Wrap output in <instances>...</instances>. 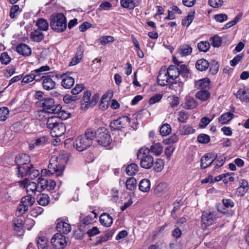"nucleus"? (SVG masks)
<instances>
[{
  "instance_id": "obj_1",
  "label": "nucleus",
  "mask_w": 249,
  "mask_h": 249,
  "mask_svg": "<svg viewBox=\"0 0 249 249\" xmlns=\"http://www.w3.org/2000/svg\"><path fill=\"white\" fill-rule=\"evenodd\" d=\"M68 160V155L67 153H62L58 156H52L48 165V175H54L56 177L62 176Z\"/></svg>"
},
{
  "instance_id": "obj_2",
  "label": "nucleus",
  "mask_w": 249,
  "mask_h": 249,
  "mask_svg": "<svg viewBox=\"0 0 249 249\" xmlns=\"http://www.w3.org/2000/svg\"><path fill=\"white\" fill-rule=\"evenodd\" d=\"M95 135L94 129H87L84 135L79 136L75 139L73 143V147L78 151L87 149L91 145Z\"/></svg>"
},
{
  "instance_id": "obj_3",
  "label": "nucleus",
  "mask_w": 249,
  "mask_h": 249,
  "mask_svg": "<svg viewBox=\"0 0 249 249\" xmlns=\"http://www.w3.org/2000/svg\"><path fill=\"white\" fill-rule=\"evenodd\" d=\"M46 125L53 137L62 136L66 131L65 124L55 115L48 118Z\"/></svg>"
},
{
  "instance_id": "obj_4",
  "label": "nucleus",
  "mask_w": 249,
  "mask_h": 249,
  "mask_svg": "<svg viewBox=\"0 0 249 249\" xmlns=\"http://www.w3.org/2000/svg\"><path fill=\"white\" fill-rule=\"evenodd\" d=\"M51 28L57 33L65 31L67 28V19L63 13L53 14L50 23Z\"/></svg>"
},
{
  "instance_id": "obj_5",
  "label": "nucleus",
  "mask_w": 249,
  "mask_h": 249,
  "mask_svg": "<svg viewBox=\"0 0 249 249\" xmlns=\"http://www.w3.org/2000/svg\"><path fill=\"white\" fill-rule=\"evenodd\" d=\"M148 153L149 149L147 148H141L137 153V158L140 160L142 167L145 169H150L154 164V159L148 154Z\"/></svg>"
},
{
  "instance_id": "obj_6",
  "label": "nucleus",
  "mask_w": 249,
  "mask_h": 249,
  "mask_svg": "<svg viewBox=\"0 0 249 249\" xmlns=\"http://www.w3.org/2000/svg\"><path fill=\"white\" fill-rule=\"evenodd\" d=\"M91 93L90 91L87 90L84 93L81 100V108L83 110H86L90 107H94L97 104L99 96L94 95L91 98Z\"/></svg>"
},
{
  "instance_id": "obj_7",
  "label": "nucleus",
  "mask_w": 249,
  "mask_h": 249,
  "mask_svg": "<svg viewBox=\"0 0 249 249\" xmlns=\"http://www.w3.org/2000/svg\"><path fill=\"white\" fill-rule=\"evenodd\" d=\"M95 138H96L98 143L103 146H108L112 139L108 131L105 127L99 128L97 131H95Z\"/></svg>"
},
{
  "instance_id": "obj_8",
  "label": "nucleus",
  "mask_w": 249,
  "mask_h": 249,
  "mask_svg": "<svg viewBox=\"0 0 249 249\" xmlns=\"http://www.w3.org/2000/svg\"><path fill=\"white\" fill-rule=\"evenodd\" d=\"M40 104L43 107V109L46 112L50 113H53V112H57L60 109V105H54V101L53 98H45L42 99L40 101Z\"/></svg>"
},
{
  "instance_id": "obj_9",
  "label": "nucleus",
  "mask_w": 249,
  "mask_h": 249,
  "mask_svg": "<svg viewBox=\"0 0 249 249\" xmlns=\"http://www.w3.org/2000/svg\"><path fill=\"white\" fill-rule=\"evenodd\" d=\"M66 238L63 234L56 233L52 238L51 243L55 249H64L67 245Z\"/></svg>"
},
{
  "instance_id": "obj_10",
  "label": "nucleus",
  "mask_w": 249,
  "mask_h": 249,
  "mask_svg": "<svg viewBox=\"0 0 249 249\" xmlns=\"http://www.w3.org/2000/svg\"><path fill=\"white\" fill-rule=\"evenodd\" d=\"M217 218V213L213 211H204L201 216V224L204 227L212 225Z\"/></svg>"
},
{
  "instance_id": "obj_11",
  "label": "nucleus",
  "mask_w": 249,
  "mask_h": 249,
  "mask_svg": "<svg viewBox=\"0 0 249 249\" xmlns=\"http://www.w3.org/2000/svg\"><path fill=\"white\" fill-rule=\"evenodd\" d=\"M19 185L21 187H26L27 193L29 194L30 192H32V195L35 194L36 192H41V189L40 185H39V178H38L37 183L35 182H29L28 179L25 178V179L19 181L18 182Z\"/></svg>"
},
{
  "instance_id": "obj_12",
  "label": "nucleus",
  "mask_w": 249,
  "mask_h": 249,
  "mask_svg": "<svg viewBox=\"0 0 249 249\" xmlns=\"http://www.w3.org/2000/svg\"><path fill=\"white\" fill-rule=\"evenodd\" d=\"M130 118L126 116L120 117L110 122V127L112 130H120L130 123Z\"/></svg>"
},
{
  "instance_id": "obj_13",
  "label": "nucleus",
  "mask_w": 249,
  "mask_h": 249,
  "mask_svg": "<svg viewBox=\"0 0 249 249\" xmlns=\"http://www.w3.org/2000/svg\"><path fill=\"white\" fill-rule=\"evenodd\" d=\"M216 158V154L214 152L208 153L205 154L200 159L201 168L203 169L207 168L211 165L215 160Z\"/></svg>"
},
{
  "instance_id": "obj_14",
  "label": "nucleus",
  "mask_w": 249,
  "mask_h": 249,
  "mask_svg": "<svg viewBox=\"0 0 249 249\" xmlns=\"http://www.w3.org/2000/svg\"><path fill=\"white\" fill-rule=\"evenodd\" d=\"M39 185L41 186V192L44 190L51 191L55 187L56 182L53 179L39 178Z\"/></svg>"
},
{
  "instance_id": "obj_15",
  "label": "nucleus",
  "mask_w": 249,
  "mask_h": 249,
  "mask_svg": "<svg viewBox=\"0 0 249 249\" xmlns=\"http://www.w3.org/2000/svg\"><path fill=\"white\" fill-rule=\"evenodd\" d=\"M56 222V228L58 233L67 234L71 231V227L69 223L59 219H57Z\"/></svg>"
},
{
  "instance_id": "obj_16",
  "label": "nucleus",
  "mask_w": 249,
  "mask_h": 249,
  "mask_svg": "<svg viewBox=\"0 0 249 249\" xmlns=\"http://www.w3.org/2000/svg\"><path fill=\"white\" fill-rule=\"evenodd\" d=\"M53 75H47L43 77L42 82L43 89L46 90H50L55 87V82L53 79Z\"/></svg>"
},
{
  "instance_id": "obj_17",
  "label": "nucleus",
  "mask_w": 249,
  "mask_h": 249,
  "mask_svg": "<svg viewBox=\"0 0 249 249\" xmlns=\"http://www.w3.org/2000/svg\"><path fill=\"white\" fill-rule=\"evenodd\" d=\"M170 77L168 75V72L165 69H161L158 75V83L159 85L164 86L169 82Z\"/></svg>"
},
{
  "instance_id": "obj_18",
  "label": "nucleus",
  "mask_w": 249,
  "mask_h": 249,
  "mask_svg": "<svg viewBox=\"0 0 249 249\" xmlns=\"http://www.w3.org/2000/svg\"><path fill=\"white\" fill-rule=\"evenodd\" d=\"M30 157L26 154H19L15 158V162L17 166L30 164Z\"/></svg>"
},
{
  "instance_id": "obj_19",
  "label": "nucleus",
  "mask_w": 249,
  "mask_h": 249,
  "mask_svg": "<svg viewBox=\"0 0 249 249\" xmlns=\"http://www.w3.org/2000/svg\"><path fill=\"white\" fill-rule=\"evenodd\" d=\"M33 167L32 164L17 166V176L19 178H23L28 176L30 169Z\"/></svg>"
},
{
  "instance_id": "obj_20",
  "label": "nucleus",
  "mask_w": 249,
  "mask_h": 249,
  "mask_svg": "<svg viewBox=\"0 0 249 249\" xmlns=\"http://www.w3.org/2000/svg\"><path fill=\"white\" fill-rule=\"evenodd\" d=\"M168 190V186L167 183L161 182L158 184L154 190V194L158 196H161Z\"/></svg>"
},
{
  "instance_id": "obj_21",
  "label": "nucleus",
  "mask_w": 249,
  "mask_h": 249,
  "mask_svg": "<svg viewBox=\"0 0 249 249\" xmlns=\"http://www.w3.org/2000/svg\"><path fill=\"white\" fill-rule=\"evenodd\" d=\"M17 52L23 56H29L31 54V48L26 44L21 43L16 48Z\"/></svg>"
},
{
  "instance_id": "obj_22",
  "label": "nucleus",
  "mask_w": 249,
  "mask_h": 249,
  "mask_svg": "<svg viewBox=\"0 0 249 249\" xmlns=\"http://www.w3.org/2000/svg\"><path fill=\"white\" fill-rule=\"evenodd\" d=\"M169 85V89L175 90L176 92H180L183 90L184 81L179 79V78L175 79Z\"/></svg>"
},
{
  "instance_id": "obj_23",
  "label": "nucleus",
  "mask_w": 249,
  "mask_h": 249,
  "mask_svg": "<svg viewBox=\"0 0 249 249\" xmlns=\"http://www.w3.org/2000/svg\"><path fill=\"white\" fill-rule=\"evenodd\" d=\"M178 69V78L179 79H182L183 81H185L189 74V70L187 66L185 65H181Z\"/></svg>"
},
{
  "instance_id": "obj_24",
  "label": "nucleus",
  "mask_w": 249,
  "mask_h": 249,
  "mask_svg": "<svg viewBox=\"0 0 249 249\" xmlns=\"http://www.w3.org/2000/svg\"><path fill=\"white\" fill-rule=\"evenodd\" d=\"M49 70H50V67L46 65L42 66L37 69L32 71V76L33 77L34 80L38 81H40L41 79L43 80V77H45V76H40L39 75H38V72H44L48 71Z\"/></svg>"
},
{
  "instance_id": "obj_25",
  "label": "nucleus",
  "mask_w": 249,
  "mask_h": 249,
  "mask_svg": "<svg viewBox=\"0 0 249 249\" xmlns=\"http://www.w3.org/2000/svg\"><path fill=\"white\" fill-rule=\"evenodd\" d=\"M237 98L241 102H249V89H240L237 92L236 94Z\"/></svg>"
},
{
  "instance_id": "obj_26",
  "label": "nucleus",
  "mask_w": 249,
  "mask_h": 249,
  "mask_svg": "<svg viewBox=\"0 0 249 249\" xmlns=\"http://www.w3.org/2000/svg\"><path fill=\"white\" fill-rule=\"evenodd\" d=\"M121 5L124 8L133 9L140 4L139 0H121Z\"/></svg>"
},
{
  "instance_id": "obj_27",
  "label": "nucleus",
  "mask_w": 249,
  "mask_h": 249,
  "mask_svg": "<svg viewBox=\"0 0 249 249\" xmlns=\"http://www.w3.org/2000/svg\"><path fill=\"white\" fill-rule=\"evenodd\" d=\"M211 81L208 78H204L196 82L195 87L200 90L207 89L210 86Z\"/></svg>"
},
{
  "instance_id": "obj_28",
  "label": "nucleus",
  "mask_w": 249,
  "mask_h": 249,
  "mask_svg": "<svg viewBox=\"0 0 249 249\" xmlns=\"http://www.w3.org/2000/svg\"><path fill=\"white\" fill-rule=\"evenodd\" d=\"M100 222L102 225L108 227L112 224L113 218L108 213H103L100 217Z\"/></svg>"
},
{
  "instance_id": "obj_29",
  "label": "nucleus",
  "mask_w": 249,
  "mask_h": 249,
  "mask_svg": "<svg viewBox=\"0 0 249 249\" xmlns=\"http://www.w3.org/2000/svg\"><path fill=\"white\" fill-rule=\"evenodd\" d=\"M44 35L42 31L38 29L34 30L30 34L31 39L35 42H39L44 38Z\"/></svg>"
},
{
  "instance_id": "obj_30",
  "label": "nucleus",
  "mask_w": 249,
  "mask_h": 249,
  "mask_svg": "<svg viewBox=\"0 0 249 249\" xmlns=\"http://www.w3.org/2000/svg\"><path fill=\"white\" fill-rule=\"evenodd\" d=\"M83 56V50L81 47H79L77 49L76 53L74 57H73L69 63V66H74L79 63L82 59Z\"/></svg>"
},
{
  "instance_id": "obj_31",
  "label": "nucleus",
  "mask_w": 249,
  "mask_h": 249,
  "mask_svg": "<svg viewBox=\"0 0 249 249\" xmlns=\"http://www.w3.org/2000/svg\"><path fill=\"white\" fill-rule=\"evenodd\" d=\"M210 95V93L208 89L200 90L195 94L196 98L202 102L206 101L209 99Z\"/></svg>"
},
{
  "instance_id": "obj_32",
  "label": "nucleus",
  "mask_w": 249,
  "mask_h": 249,
  "mask_svg": "<svg viewBox=\"0 0 249 249\" xmlns=\"http://www.w3.org/2000/svg\"><path fill=\"white\" fill-rule=\"evenodd\" d=\"M222 204L225 208H222V207L218 206L217 210L218 211L222 213H225V208L230 209L234 207V203L233 201L231 199H223L222 200Z\"/></svg>"
},
{
  "instance_id": "obj_33",
  "label": "nucleus",
  "mask_w": 249,
  "mask_h": 249,
  "mask_svg": "<svg viewBox=\"0 0 249 249\" xmlns=\"http://www.w3.org/2000/svg\"><path fill=\"white\" fill-rule=\"evenodd\" d=\"M209 67V63L205 59L198 60L196 63V68L199 71H203L207 70Z\"/></svg>"
},
{
  "instance_id": "obj_34",
  "label": "nucleus",
  "mask_w": 249,
  "mask_h": 249,
  "mask_svg": "<svg viewBox=\"0 0 249 249\" xmlns=\"http://www.w3.org/2000/svg\"><path fill=\"white\" fill-rule=\"evenodd\" d=\"M48 240L40 232L36 238V244L38 249H44L47 245Z\"/></svg>"
},
{
  "instance_id": "obj_35",
  "label": "nucleus",
  "mask_w": 249,
  "mask_h": 249,
  "mask_svg": "<svg viewBox=\"0 0 249 249\" xmlns=\"http://www.w3.org/2000/svg\"><path fill=\"white\" fill-rule=\"evenodd\" d=\"M192 48L188 44L181 45L179 49V53L181 56H186L192 53Z\"/></svg>"
},
{
  "instance_id": "obj_36",
  "label": "nucleus",
  "mask_w": 249,
  "mask_h": 249,
  "mask_svg": "<svg viewBox=\"0 0 249 249\" xmlns=\"http://www.w3.org/2000/svg\"><path fill=\"white\" fill-rule=\"evenodd\" d=\"M36 25L40 31H46L49 28L48 22L43 18H40L37 20Z\"/></svg>"
},
{
  "instance_id": "obj_37",
  "label": "nucleus",
  "mask_w": 249,
  "mask_h": 249,
  "mask_svg": "<svg viewBox=\"0 0 249 249\" xmlns=\"http://www.w3.org/2000/svg\"><path fill=\"white\" fill-rule=\"evenodd\" d=\"M162 151L163 147L161 143L159 142L153 143L149 149V152H151L157 156L160 155Z\"/></svg>"
},
{
  "instance_id": "obj_38",
  "label": "nucleus",
  "mask_w": 249,
  "mask_h": 249,
  "mask_svg": "<svg viewBox=\"0 0 249 249\" xmlns=\"http://www.w3.org/2000/svg\"><path fill=\"white\" fill-rule=\"evenodd\" d=\"M168 72V75L170 78L172 79H177L178 78V69L176 65H170L166 70Z\"/></svg>"
},
{
  "instance_id": "obj_39",
  "label": "nucleus",
  "mask_w": 249,
  "mask_h": 249,
  "mask_svg": "<svg viewBox=\"0 0 249 249\" xmlns=\"http://www.w3.org/2000/svg\"><path fill=\"white\" fill-rule=\"evenodd\" d=\"M150 181L147 179H142L139 184V188L140 191L143 192H147L150 189Z\"/></svg>"
},
{
  "instance_id": "obj_40",
  "label": "nucleus",
  "mask_w": 249,
  "mask_h": 249,
  "mask_svg": "<svg viewBox=\"0 0 249 249\" xmlns=\"http://www.w3.org/2000/svg\"><path fill=\"white\" fill-rule=\"evenodd\" d=\"M233 117L234 114L232 113L228 112L221 115L218 118V121L221 124H224L228 123Z\"/></svg>"
},
{
  "instance_id": "obj_41",
  "label": "nucleus",
  "mask_w": 249,
  "mask_h": 249,
  "mask_svg": "<svg viewBox=\"0 0 249 249\" xmlns=\"http://www.w3.org/2000/svg\"><path fill=\"white\" fill-rule=\"evenodd\" d=\"M74 84V79L71 76H67L63 78L61 85L65 89H69Z\"/></svg>"
},
{
  "instance_id": "obj_42",
  "label": "nucleus",
  "mask_w": 249,
  "mask_h": 249,
  "mask_svg": "<svg viewBox=\"0 0 249 249\" xmlns=\"http://www.w3.org/2000/svg\"><path fill=\"white\" fill-rule=\"evenodd\" d=\"M37 201L40 205L46 206L49 204L50 198L48 195L41 194L37 196Z\"/></svg>"
},
{
  "instance_id": "obj_43",
  "label": "nucleus",
  "mask_w": 249,
  "mask_h": 249,
  "mask_svg": "<svg viewBox=\"0 0 249 249\" xmlns=\"http://www.w3.org/2000/svg\"><path fill=\"white\" fill-rule=\"evenodd\" d=\"M195 11L190 12L188 15L182 20V25L188 27L194 19Z\"/></svg>"
},
{
  "instance_id": "obj_44",
  "label": "nucleus",
  "mask_w": 249,
  "mask_h": 249,
  "mask_svg": "<svg viewBox=\"0 0 249 249\" xmlns=\"http://www.w3.org/2000/svg\"><path fill=\"white\" fill-rule=\"evenodd\" d=\"M138 166L135 163H131L126 168V172L128 176L135 175L138 171Z\"/></svg>"
},
{
  "instance_id": "obj_45",
  "label": "nucleus",
  "mask_w": 249,
  "mask_h": 249,
  "mask_svg": "<svg viewBox=\"0 0 249 249\" xmlns=\"http://www.w3.org/2000/svg\"><path fill=\"white\" fill-rule=\"evenodd\" d=\"M32 194H29V196H25L21 198L20 203L25 205V206L29 207L32 206L35 203V198L31 196Z\"/></svg>"
},
{
  "instance_id": "obj_46",
  "label": "nucleus",
  "mask_w": 249,
  "mask_h": 249,
  "mask_svg": "<svg viewBox=\"0 0 249 249\" xmlns=\"http://www.w3.org/2000/svg\"><path fill=\"white\" fill-rule=\"evenodd\" d=\"M195 129L189 125L186 124L180 127L179 133L182 135L193 134L195 132Z\"/></svg>"
},
{
  "instance_id": "obj_47",
  "label": "nucleus",
  "mask_w": 249,
  "mask_h": 249,
  "mask_svg": "<svg viewBox=\"0 0 249 249\" xmlns=\"http://www.w3.org/2000/svg\"><path fill=\"white\" fill-rule=\"evenodd\" d=\"M137 186L136 179L133 177L128 178L125 182V186L127 190L133 191L136 188Z\"/></svg>"
},
{
  "instance_id": "obj_48",
  "label": "nucleus",
  "mask_w": 249,
  "mask_h": 249,
  "mask_svg": "<svg viewBox=\"0 0 249 249\" xmlns=\"http://www.w3.org/2000/svg\"><path fill=\"white\" fill-rule=\"evenodd\" d=\"M160 132L161 136H167L171 132V127L170 125L167 123L163 124L160 128Z\"/></svg>"
},
{
  "instance_id": "obj_49",
  "label": "nucleus",
  "mask_w": 249,
  "mask_h": 249,
  "mask_svg": "<svg viewBox=\"0 0 249 249\" xmlns=\"http://www.w3.org/2000/svg\"><path fill=\"white\" fill-rule=\"evenodd\" d=\"M210 48V44L207 41H202L197 44V48L200 52H206Z\"/></svg>"
},
{
  "instance_id": "obj_50",
  "label": "nucleus",
  "mask_w": 249,
  "mask_h": 249,
  "mask_svg": "<svg viewBox=\"0 0 249 249\" xmlns=\"http://www.w3.org/2000/svg\"><path fill=\"white\" fill-rule=\"evenodd\" d=\"M60 109L58 110L57 112H53V114H57V116H56L58 119L60 118L62 120H66L71 116V114L65 110H62V107L60 106Z\"/></svg>"
},
{
  "instance_id": "obj_51",
  "label": "nucleus",
  "mask_w": 249,
  "mask_h": 249,
  "mask_svg": "<svg viewBox=\"0 0 249 249\" xmlns=\"http://www.w3.org/2000/svg\"><path fill=\"white\" fill-rule=\"evenodd\" d=\"M226 160V157L224 155H221L219 156L216 155L215 162L214 163L215 168H219L222 166Z\"/></svg>"
},
{
  "instance_id": "obj_52",
  "label": "nucleus",
  "mask_w": 249,
  "mask_h": 249,
  "mask_svg": "<svg viewBox=\"0 0 249 249\" xmlns=\"http://www.w3.org/2000/svg\"><path fill=\"white\" fill-rule=\"evenodd\" d=\"M114 233V231L112 229L106 231L101 236V240L102 242H105L111 238Z\"/></svg>"
},
{
  "instance_id": "obj_53",
  "label": "nucleus",
  "mask_w": 249,
  "mask_h": 249,
  "mask_svg": "<svg viewBox=\"0 0 249 249\" xmlns=\"http://www.w3.org/2000/svg\"><path fill=\"white\" fill-rule=\"evenodd\" d=\"M28 210V208H27V206H25V205L20 203V204L17 208L16 214L18 216H20V215L25 213V212H26Z\"/></svg>"
},
{
  "instance_id": "obj_54",
  "label": "nucleus",
  "mask_w": 249,
  "mask_h": 249,
  "mask_svg": "<svg viewBox=\"0 0 249 249\" xmlns=\"http://www.w3.org/2000/svg\"><path fill=\"white\" fill-rule=\"evenodd\" d=\"M9 113V109L6 107L0 108V121H5L8 117Z\"/></svg>"
},
{
  "instance_id": "obj_55",
  "label": "nucleus",
  "mask_w": 249,
  "mask_h": 249,
  "mask_svg": "<svg viewBox=\"0 0 249 249\" xmlns=\"http://www.w3.org/2000/svg\"><path fill=\"white\" fill-rule=\"evenodd\" d=\"M48 140V138L46 136H43L35 140L33 142L32 145L35 146H40L43 145Z\"/></svg>"
},
{
  "instance_id": "obj_56",
  "label": "nucleus",
  "mask_w": 249,
  "mask_h": 249,
  "mask_svg": "<svg viewBox=\"0 0 249 249\" xmlns=\"http://www.w3.org/2000/svg\"><path fill=\"white\" fill-rule=\"evenodd\" d=\"M197 141L199 143H207L210 141V138L207 134H201L198 136Z\"/></svg>"
},
{
  "instance_id": "obj_57",
  "label": "nucleus",
  "mask_w": 249,
  "mask_h": 249,
  "mask_svg": "<svg viewBox=\"0 0 249 249\" xmlns=\"http://www.w3.org/2000/svg\"><path fill=\"white\" fill-rule=\"evenodd\" d=\"M243 53H240L236 55L230 62V65L232 67L235 66L239 62H240L243 57Z\"/></svg>"
},
{
  "instance_id": "obj_58",
  "label": "nucleus",
  "mask_w": 249,
  "mask_h": 249,
  "mask_svg": "<svg viewBox=\"0 0 249 249\" xmlns=\"http://www.w3.org/2000/svg\"><path fill=\"white\" fill-rule=\"evenodd\" d=\"M112 6V4L110 2L104 0L99 5L98 10L101 11L103 10L107 11L109 10Z\"/></svg>"
},
{
  "instance_id": "obj_59",
  "label": "nucleus",
  "mask_w": 249,
  "mask_h": 249,
  "mask_svg": "<svg viewBox=\"0 0 249 249\" xmlns=\"http://www.w3.org/2000/svg\"><path fill=\"white\" fill-rule=\"evenodd\" d=\"M11 58L7 53L4 52L1 53L0 60L2 64L7 65L11 61Z\"/></svg>"
},
{
  "instance_id": "obj_60",
  "label": "nucleus",
  "mask_w": 249,
  "mask_h": 249,
  "mask_svg": "<svg viewBox=\"0 0 249 249\" xmlns=\"http://www.w3.org/2000/svg\"><path fill=\"white\" fill-rule=\"evenodd\" d=\"M185 104L188 109L194 108L197 106L195 100L191 97H189L187 99Z\"/></svg>"
},
{
  "instance_id": "obj_61",
  "label": "nucleus",
  "mask_w": 249,
  "mask_h": 249,
  "mask_svg": "<svg viewBox=\"0 0 249 249\" xmlns=\"http://www.w3.org/2000/svg\"><path fill=\"white\" fill-rule=\"evenodd\" d=\"M164 167V162L160 159H158L155 163V170L157 172H160Z\"/></svg>"
},
{
  "instance_id": "obj_62",
  "label": "nucleus",
  "mask_w": 249,
  "mask_h": 249,
  "mask_svg": "<svg viewBox=\"0 0 249 249\" xmlns=\"http://www.w3.org/2000/svg\"><path fill=\"white\" fill-rule=\"evenodd\" d=\"M212 42V45L214 47H219L222 43V39L220 37L218 36H214L211 38Z\"/></svg>"
},
{
  "instance_id": "obj_63",
  "label": "nucleus",
  "mask_w": 249,
  "mask_h": 249,
  "mask_svg": "<svg viewBox=\"0 0 249 249\" xmlns=\"http://www.w3.org/2000/svg\"><path fill=\"white\" fill-rule=\"evenodd\" d=\"M22 220L20 218H18L14 221L15 231H20L23 228V225L22 223Z\"/></svg>"
},
{
  "instance_id": "obj_64",
  "label": "nucleus",
  "mask_w": 249,
  "mask_h": 249,
  "mask_svg": "<svg viewBox=\"0 0 249 249\" xmlns=\"http://www.w3.org/2000/svg\"><path fill=\"white\" fill-rule=\"evenodd\" d=\"M114 40V38L112 36H103L100 38V41L102 45H106L107 43L112 42Z\"/></svg>"
}]
</instances>
